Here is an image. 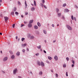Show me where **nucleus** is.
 <instances>
[{
  "label": "nucleus",
  "mask_w": 78,
  "mask_h": 78,
  "mask_svg": "<svg viewBox=\"0 0 78 78\" xmlns=\"http://www.w3.org/2000/svg\"><path fill=\"white\" fill-rule=\"evenodd\" d=\"M4 19H5V21L6 23H7L8 22V20L9 19V18H8V17L5 16L4 17Z\"/></svg>",
  "instance_id": "f257e3e1"
},
{
  "label": "nucleus",
  "mask_w": 78,
  "mask_h": 78,
  "mask_svg": "<svg viewBox=\"0 0 78 78\" xmlns=\"http://www.w3.org/2000/svg\"><path fill=\"white\" fill-rule=\"evenodd\" d=\"M66 27L67 28L68 30H72V27L69 26V25H67Z\"/></svg>",
  "instance_id": "f03ea898"
},
{
  "label": "nucleus",
  "mask_w": 78,
  "mask_h": 78,
  "mask_svg": "<svg viewBox=\"0 0 78 78\" xmlns=\"http://www.w3.org/2000/svg\"><path fill=\"white\" fill-rule=\"evenodd\" d=\"M17 69H14L13 72V74H16L17 73Z\"/></svg>",
  "instance_id": "7ed1b4c3"
},
{
  "label": "nucleus",
  "mask_w": 78,
  "mask_h": 78,
  "mask_svg": "<svg viewBox=\"0 0 78 78\" xmlns=\"http://www.w3.org/2000/svg\"><path fill=\"white\" fill-rule=\"evenodd\" d=\"M8 59V57H6L4 58L3 59V61H7V60Z\"/></svg>",
  "instance_id": "20e7f679"
},
{
  "label": "nucleus",
  "mask_w": 78,
  "mask_h": 78,
  "mask_svg": "<svg viewBox=\"0 0 78 78\" xmlns=\"http://www.w3.org/2000/svg\"><path fill=\"white\" fill-rule=\"evenodd\" d=\"M54 59L55 61H57V60H58V58L57 56H55Z\"/></svg>",
  "instance_id": "39448f33"
},
{
  "label": "nucleus",
  "mask_w": 78,
  "mask_h": 78,
  "mask_svg": "<svg viewBox=\"0 0 78 78\" xmlns=\"http://www.w3.org/2000/svg\"><path fill=\"white\" fill-rule=\"evenodd\" d=\"M25 8H27V2L26 1H25Z\"/></svg>",
  "instance_id": "423d86ee"
},
{
  "label": "nucleus",
  "mask_w": 78,
  "mask_h": 78,
  "mask_svg": "<svg viewBox=\"0 0 78 78\" xmlns=\"http://www.w3.org/2000/svg\"><path fill=\"white\" fill-rule=\"evenodd\" d=\"M34 29H35L36 30L38 29V26L36 25L34 26Z\"/></svg>",
  "instance_id": "0eeeda50"
},
{
  "label": "nucleus",
  "mask_w": 78,
  "mask_h": 78,
  "mask_svg": "<svg viewBox=\"0 0 78 78\" xmlns=\"http://www.w3.org/2000/svg\"><path fill=\"white\" fill-rule=\"evenodd\" d=\"M11 59H14V58H15V56H14V55H13L11 56Z\"/></svg>",
  "instance_id": "6e6552de"
},
{
  "label": "nucleus",
  "mask_w": 78,
  "mask_h": 78,
  "mask_svg": "<svg viewBox=\"0 0 78 78\" xmlns=\"http://www.w3.org/2000/svg\"><path fill=\"white\" fill-rule=\"evenodd\" d=\"M28 26L29 28H31L32 27V24H29L28 25Z\"/></svg>",
  "instance_id": "1a4fd4ad"
},
{
  "label": "nucleus",
  "mask_w": 78,
  "mask_h": 78,
  "mask_svg": "<svg viewBox=\"0 0 78 78\" xmlns=\"http://www.w3.org/2000/svg\"><path fill=\"white\" fill-rule=\"evenodd\" d=\"M33 22V20H30L29 22V23L31 24Z\"/></svg>",
  "instance_id": "9d476101"
},
{
  "label": "nucleus",
  "mask_w": 78,
  "mask_h": 78,
  "mask_svg": "<svg viewBox=\"0 0 78 78\" xmlns=\"http://www.w3.org/2000/svg\"><path fill=\"white\" fill-rule=\"evenodd\" d=\"M41 66L42 67H44V62H41Z\"/></svg>",
  "instance_id": "9b49d317"
},
{
  "label": "nucleus",
  "mask_w": 78,
  "mask_h": 78,
  "mask_svg": "<svg viewBox=\"0 0 78 78\" xmlns=\"http://www.w3.org/2000/svg\"><path fill=\"white\" fill-rule=\"evenodd\" d=\"M37 24L38 27H41V23H40L38 22Z\"/></svg>",
  "instance_id": "f8f14e48"
},
{
  "label": "nucleus",
  "mask_w": 78,
  "mask_h": 78,
  "mask_svg": "<svg viewBox=\"0 0 78 78\" xmlns=\"http://www.w3.org/2000/svg\"><path fill=\"white\" fill-rule=\"evenodd\" d=\"M48 59L49 60H51V59H52V58H51V57L50 56H48Z\"/></svg>",
  "instance_id": "ddd939ff"
},
{
  "label": "nucleus",
  "mask_w": 78,
  "mask_h": 78,
  "mask_svg": "<svg viewBox=\"0 0 78 78\" xmlns=\"http://www.w3.org/2000/svg\"><path fill=\"white\" fill-rule=\"evenodd\" d=\"M27 44H23L22 45V47H25V46H27Z\"/></svg>",
  "instance_id": "4468645a"
},
{
  "label": "nucleus",
  "mask_w": 78,
  "mask_h": 78,
  "mask_svg": "<svg viewBox=\"0 0 78 78\" xmlns=\"http://www.w3.org/2000/svg\"><path fill=\"white\" fill-rule=\"evenodd\" d=\"M37 64L38 66H41V62H37Z\"/></svg>",
  "instance_id": "2eb2a0df"
},
{
  "label": "nucleus",
  "mask_w": 78,
  "mask_h": 78,
  "mask_svg": "<svg viewBox=\"0 0 78 78\" xmlns=\"http://www.w3.org/2000/svg\"><path fill=\"white\" fill-rule=\"evenodd\" d=\"M31 9L32 10V11H34V10H35V8H34V7H32Z\"/></svg>",
  "instance_id": "dca6fc26"
},
{
  "label": "nucleus",
  "mask_w": 78,
  "mask_h": 78,
  "mask_svg": "<svg viewBox=\"0 0 78 78\" xmlns=\"http://www.w3.org/2000/svg\"><path fill=\"white\" fill-rule=\"evenodd\" d=\"M16 55H17L18 56H19V55H20V52L18 51L16 53Z\"/></svg>",
  "instance_id": "f3484780"
},
{
  "label": "nucleus",
  "mask_w": 78,
  "mask_h": 78,
  "mask_svg": "<svg viewBox=\"0 0 78 78\" xmlns=\"http://www.w3.org/2000/svg\"><path fill=\"white\" fill-rule=\"evenodd\" d=\"M34 36H31L30 37L31 39H34Z\"/></svg>",
  "instance_id": "a211bd4d"
},
{
  "label": "nucleus",
  "mask_w": 78,
  "mask_h": 78,
  "mask_svg": "<svg viewBox=\"0 0 78 78\" xmlns=\"http://www.w3.org/2000/svg\"><path fill=\"white\" fill-rule=\"evenodd\" d=\"M37 47L39 49H40V48H41V45H40L38 46H37Z\"/></svg>",
  "instance_id": "6ab92c4d"
},
{
  "label": "nucleus",
  "mask_w": 78,
  "mask_h": 78,
  "mask_svg": "<svg viewBox=\"0 0 78 78\" xmlns=\"http://www.w3.org/2000/svg\"><path fill=\"white\" fill-rule=\"evenodd\" d=\"M58 17H59L61 15V13H58Z\"/></svg>",
  "instance_id": "aec40b11"
},
{
  "label": "nucleus",
  "mask_w": 78,
  "mask_h": 78,
  "mask_svg": "<svg viewBox=\"0 0 78 78\" xmlns=\"http://www.w3.org/2000/svg\"><path fill=\"white\" fill-rule=\"evenodd\" d=\"M69 9H65V12H69Z\"/></svg>",
  "instance_id": "412c9836"
},
{
  "label": "nucleus",
  "mask_w": 78,
  "mask_h": 78,
  "mask_svg": "<svg viewBox=\"0 0 78 78\" xmlns=\"http://www.w3.org/2000/svg\"><path fill=\"white\" fill-rule=\"evenodd\" d=\"M44 33L45 34H47V31H46V30H44Z\"/></svg>",
  "instance_id": "4be33fe9"
},
{
  "label": "nucleus",
  "mask_w": 78,
  "mask_h": 78,
  "mask_svg": "<svg viewBox=\"0 0 78 78\" xmlns=\"http://www.w3.org/2000/svg\"><path fill=\"white\" fill-rule=\"evenodd\" d=\"M34 5L35 6H36V1H34Z\"/></svg>",
  "instance_id": "5701e85b"
},
{
  "label": "nucleus",
  "mask_w": 78,
  "mask_h": 78,
  "mask_svg": "<svg viewBox=\"0 0 78 78\" xmlns=\"http://www.w3.org/2000/svg\"><path fill=\"white\" fill-rule=\"evenodd\" d=\"M9 52L11 55H13V52H12V51H9Z\"/></svg>",
  "instance_id": "b1692460"
},
{
  "label": "nucleus",
  "mask_w": 78,
  "mask_h": 78,
  "mask_svg": "<svg viewBox=\"0 0 78 78\" xmlns=\"http://www.w3.org/2000/svg\"><path fill=\"white\" fill-rule=\"evenodd\" d=\"M16 10H17V9H16V7L14 8L13 9V10L14 11H16Z\"/></svg>",
  "instance_id": "393cba45"
},
{
  "label": "nucleus",
  "mask_w": 78,
  "mask_h": 78,
  "mask_svg": "<svg viewBox=\"0 0 78 78\" xmlns=\"http://www.w3.org/2000/svg\"><path fill=\"white\" fill-rule=\"evenodd\" d=\"M66 6V3H65V4H63V7Z\"/></svg>",
  "instance_id": "a878e982"
},
{
  "label": "nucleus",
  "mask_w": 78,
  "mask_h": 78,
  "mask_svg": "<svg viewBox=\"0 0 78 78\" xmlns=\"http://www.w3.org/2000/svg\"><path fill=\"white\" fill-rule=\"evenodd\" d=\"M23 26H24V25L23 24H21V27L22 28V27H23Z\"/></svg>",
  "instance_id": "bb28decb"
},
{
  "label": "nucleus",
  "mask_w": 78,
  "mask_h": 78,
  "mask_svg": "<svg viewBox=\"0 0 78 78\" xmlns=\"http://www.w3.org/2000/svg\"><path fill=\"white\" fill-rule=\"evenodd\" d=\"M15 14H16V15H18V14H19V13H18V12H15Z\"/></svg>",
  "instance_id": "cd10ccee"
},
{
  "label": "nucleus",
  "mask_w": 78,
  "mask_h": 78,
  "mask_svg": "<svg viewBox=\"0 0 78 78\" xmlns=\"http://www.w3.org/2000/svg\"><path fill=\"white\" fill-rule=\"evenodd\" d=\"M40 75H42V71L40 72L39 73Z\"/></svg>",
  "instance_id": "c85d7f7f"
},
{
  "label": "nucleus",
  "mask_w": 78,
  "mask_h": 78,
  "mask_svg": "<svg viewBox=\"0 0 78 78\" xmlns=\"http://www.w3.org/2000/svg\"><path fill=\"white\" fill-rule=\"evenodd\" d=\"M56 12H58V11H59V9H58V8H57L56 9Z\"/></svg>",
  "instance_id": "c756f323"
},
{
  "label": "nucleus",
  "mask_w": 78,
  "mask_h": 78,
  "mask_svg": "<svg viewBox=\"0 0 78 78\" xmlns=\"http://www.w3.org/2000/svg\"><path fill=\"white\" fill-rule=\"evenodd\" d=\"M66 59L67 61H69V58L68 57H67L66 58Z\"/></svg>",
  "instance_id": "7c9ffc66"
},
{
  "label": "nucleus",
  "mask_w": 78,
  "mask_h": 78,
  "mask_svg": "<svg viewBox=\"0 0 78 78\" xmlns=\"http://www.w3.org/2000/svg\"><path fill=\"white\" fill-rule=\"evenodd\" d=\"M11 14L12 15H14V12H11Z\"/></svg>",
  "instance_id": "2f4dec72"
},
{
  "label": "nucleus",
  "mask_w": 78,
  "mask_h": 78,
  "mask_svg": "<svg viewBox=\"0 0 78 78\" xmlns=\"http://www.w3.org/2000/svg\"><path fill=\"white\" fill-rule=\"evenodd\" d=\"M25 40V38H23L21 39V40L22 41H23V40Z\"/></svg>",
  "instance_id": "473e14b6"
},
{
  "label": "nucleus",
  "mask_w": 78,
  "mask_h": 78,
  "mask_svg": "<svg viewBox=\"0 0 78 78\" xmlns=\"http://www.w3.org/2000/svg\"><path fill=\"white\" fill-rule=\"evenodd\" d=\"M71 19L72 20H73V16L72 15L71 16Z\"/></svg>",
  "instance_id": "72a5a7b5"
},
{
  "label": "nucleus",
  "mask_w": 78,
  "mask_h": 78,
  "mask_svg": "<svg viewBox=\"0 0 78 78\" xmlns=\"http://www.w3.org/2000/svg\"><path fill=\"white\" fill-rule=\"evenodd\" d=\"M42 2L43 3H45V0H42Z\"/></svg>",
  "instance_id": "f704fd0d"
},
{
  "label": "nucleus",
  "mask_w": 78,
  "mask_h": 78,
  "mask_svg": "<svg viewBox=\"0 0 78 78\" xmlns=\"http://www.w3.org/2000/svg\"><path fill=\"white\" fill-rule=\"evenodd\" d=\"M41 6L42 7H44V4H41Z\"/></svg>",
  "instance_id": "c9c22d12"
},
{
  "label": "nucleus",
  "mask_w": 78,
  "mask_h": 78,
  "mask_svg": "<svg viewBox=\"0 0 78 78\" xmlns=\"http://www.w3.org/2000/svg\"><path fill=\"white\" fill-rule=\"evenodd\" d=\"M22 51L23 52V53H25V49H23L22 50Z\"/></svg>",
  "instance_id": "e433bc0d"
},
{
  "label": "nucleus",
  "mask_w": 78,
  "mask_h": 78,
  "mask_svg": "<svg viewBox=\"0 0 78 78\" xmlns=\"http://www.w3.org/2000/svg\"><path fill=\"white\" fill-rule=\"evenodd\" d=\"M18 3L19 5H20V2H18Z\"/></svg>",
  "instance_id": "4c0bfd02"
},
{
  "label": "nucleus",
  "mask_w": 78,
  "mask_h": 78,
  "mask_svg": "<svg viewBox=\"0 0 78 78\" xmlns=\"http://www.w3.org/2000/svg\"><path fill=\"white\" fill-rule=\"evenodd\" d=\"M15 27V24H13L12 25V27H13V28H14Z\"/></svg>",
  "instance_id": "58836bf2"
},
{
  "label": "nucleus",
  "mask_w": 78,
  "mask_h": 78,
  "mask_svg": "<svg viewBox=\"0 0 78 78\" xmlns=\"http://www.w3.org/2000/svg\"><path fill=\"white\" fill-rule=\"evenodd\" d=\"M35 55H36V56H39V53L36 54Z\"/></svg>",
  "instance_id": "ea45409f"
},
{
  "label": "nucleus",
  "mask_w": 78,
  "mask_h": 78,
  "mask_svg": "<svg viewBox=\"0 0 78 78\" xmlns=\"http://www.w3.org/2000/svg\"><path fill=\"white\" fill-rule=\"evenodd\" d=\"M25 13V15H28V12H26Z\"/></svg>",
  "instance_id": "a19ab883"
},
{
  "label": "nucleus",
  "mask_w": 78,
  "mask_h": 78,
  "mask_svg": "<svg viewBox=\"0 0 78 78\" xmlns=\"http://www.w3.org/2000/svg\"><path fill=\"white\" fill-rule=\"evenodd\" d=\"M66 76H68V73H67V72H66Z\"/></svg>",
  "instance_id": "79ce46f5"
},
{
  "label": "nucleus",
  "mask_w": 78,
  "mask_h": 78,
  "mask_svg": "<svg viewBox=\"0 0 78 78\" xmlns=\"http://www.w3.org/2000/svg\"><path fill=\"white\" fill-rule=\"evenodd\" d=\"M44 8H46V9H47V6H46L45 5H44Z\"/></svg>",
  "instance_id": "37998d69"
},
{
  "label": "nucleus",
  "mask_w": 78,
  "mask_h": 78,
  "mask_svg": "<svg viewBox=\"0 0 78 78\" xmlns=\"http://www.w3.org/2000/svg\"><path fill=\"white\" fill-rule=\"evenodd\" d=\"M66 67V65L65 64L63 65V67Z\"/></svg>",
  "instance_id": "c03bdc74"
},
{
  "label": "nucleus",
  "mask_w": 78,
  "mask_h": 78,
  "mask_svg": "<svg viewBox=\"0 0 78 78\" xmlns=\"http://www.w3.org/2000/svg\"><path fill=\"white\" fill-rule=\"evenodd\" d=\"M56 77H58V74H56Z\"/></svg>",
  "instance_id": "a18cd8bd"
},
{
  "label": "nucleus",
  "mask_w": 78,
  "mask_h": 78,
  "mask_svg": "<svg viewBox=\"0 0 78 78\" xmlns=\"http://www.w3.org/2000/svg\"><path fill=\"white\" fill-rule=\"evenodd\" d=\"M72 62H73V64H75V61H73Z\"/></svg>",
  "instance_id": "49530a36"
},
{
  "label": "nucleus",
  "mask_w": 78,
  "mask_h": 78,
  "mask_svg": "<svg viewBox=\"0 0 78 78\" xmlns=\"http://www.w3.org/2000/svg\"><path fill=\"white\" fill-rule=\"evenodd\" d=\"M74 20H75V21H76V18L74 17Z\"/></svg>",
  "instance_id": "de8ad7c7"
},
{
  "label": "nucleus",
  "mask_w": 78,
  "mask_h": 78,
  "mask_svg": "<svg viewBox=\"0 0 78 78\" xmlns=\"http://www.w3.org/2000/svg\"><path fill=\"white\" fill-rule=\"evenodd\" d=\"M44 51L45 53H47V52H46V51L44 50Z\"/></svg>",
  "instance_id": "09e8293b"
},
{
  "label": "nucleus",
  "mask_w": 78,
  "mask_h": 78,
  "mask_svg": "<svg viewBox=\"0 0 78 78\" xmlns=\"http://www.w3.org/2000/svg\"><path fill=\"white\" fill-rule=\"evenodd\" d=\"M16 39H18V37L17 36H16Z\"/></svg>",
  "instance_id": "8fccbe9b"
},
{
  "label": "nucleus",
  "mask_w": 78,
  "mask_h": 78,
  "mask_svg": "<svg viewBox=\"0 0 78 78\" xmlns=\"http://www.w3.org/2000/svg\"><path fill=\"white\" fill-rule=\"evenodd\" d=\"M52 27H55V25H54V24H53L52 25Z\"/></svg>",
  "instance_id": "3c124183"
},
{
  "label": "nucleus",
  "mask_w": 78,
  "mask_h": 78,
  "mask_svg": "<svg viewBox=\"0 0 78 78\" xmlns=\"http://www.w3.org/2000/svg\"><path fill=\"white\" fill-rule=\"evenodd\" d=\"M72 67H74V65L72 64Z\"/></svg>",
  "instance_id": "603ef678"
},
{
  "label": "nucleus",
  "mask_w": 78,
  "mask_h": 78,
  "mask_svg": "<svg viewBox=\"0 0 78 78\" xmlns=\"http://www.w3.org/2000/svg\"><path fill=\"white\" fill-rule=\"evenodd\" d=\"M56 42V40H54L53 41V43H54V42Z\"/></svg>",
  "instance_id": "864d4df0"
},
{
  "label": "nucleus",
  "mask_w": 78,
  "mask_h": 78,
  "mask_svg": "<svg viewBox=\"0 0 78 78\" xmlns=\"http://www.w3.org/2000/svg\"><path fill=\"white\" fill-rule=\"evenodd\" d=\"M29 73H30V74H31H31H33V73H32V72H30Z\"/></svg>",
  "instance_id": "5fc2aeb1"
},
{
  "label": "nucleus",
  "mask_w": 78,
  "mask_h": 78,
  "mask_svg": "<svg viewBox=\"0 0 78 78\" xmlns=\"http://www.w3.org/2000/svg\"><path fill=\"white\" fill-rule=\"evenodd\" d=\"M51 72H53V71L52 69L51 70Z\"/></svg>",
  "instance_id": "6e6d98bb"
},
{
  "label": "nucleus",
  "mask_w": 78,
  "mask_h": 78,
  "mask_svg": "<svg viewBox=\"0 0 78 78\" xmlns=\"http://www.w3.org/2000/svg\"><path fill=\"white\" fill-rule=\"evenodd\" d=\"M24 23H25V24L26 23H27V22H24Z\"/></svg>",
  "instance_id": "4d7b16f0"
},
{
  "label": "nucleus",
  "mask_w": 78,
  "mask_h": 78,
  "mask_svg": "<svg viewBox=\"0 0 78 78\" xmlns=\"http://www.w3.org/2000/svg\"><path fill=\"white\" fill-rule=\"evenodd\" d=\"M46 62H47V63H49V62L48 61H47Z\"/></svg>",
  "instance_id": "13d9d810"
},
{
  "label": "nucleus",
  "mask_w": 78,
  "mask_h": 78,
  "mask_svg": "<svg viewBox=\"0 0 78 78\" xmlns=\"http://www.w3.org/2000/svg\"><path fill=\"white\" fill-rule=\"evenodd\" d=\"M27 51H29V49H28V48H27Z\"/></svg>",
  "instance_id": "bf43d9fd"
},
{
  "label": "nucleus",
  "mask_w": 78,
  "mask_h": 78,
  "mask_svg": "<svg viewBox=\"0 0 78 78\" xmlns=\"http://www.w3.org/2000/svg\"><path fill=\"white\" fill-rule=\"evenodd\" d=\"M2 2V0H0V3H1V2Z\"/></svg>",
  "instance_id": "052dcab7"
},
{
  "label": "nucleus",
  "mask_w": 78,
  "mask_h": 78,
  "mask_svg": "<svg viewBox=\"0 0 78 78\" xmlns=\"http://www.w3.org/2000/svg\"><path fill=\"white\" fill-rule=\"evenodd\" d=\"M0 35H2V33H0Z\"/></svg>",
  "instance_id": "680f3d73"
},
{
  "label": "nucleus",
  "mask_w": 78,
  "mask_h": 78,
  "mask_svg": "<svg viewBox=\"0 0 78 78\" xmlns=\"http://www.w3.org/2000/svg\"><path fill=\"white\" fill-rule=\"evenodd\" d=\"M21 17H23V15H22Z\"/></svg>",
  "instance_id": "e2e57ef3"
},
{
  "label": "nucleus",
  "mask_w": 78,
  "mask_h": 78,
  "mask_svg": "<svg viewBox=\"0 0 78 78\" xmlns=\"http://www.w3.org/2000/svg\"><path fill=\"white\" fill-rule=\"evenodd\" d=\"M44 42H45V43H46L47 42V41L45 40Z\"/></svg>",
  "instance_id": "0e129e2a"
},
{
  "label": "nucleus",
  "mask_w": 78,
  "mask_h": 78,
  "mask_svg": "<svg viewBox=\"0 0 78 78\" xmlns=\"http://www.w3.org/2000/svg\"><path fill=\"white\" fill-rule=\"evenodd\" d=\"M1 53H2V51H1Z\"/></svg>",
  "instance_id": "69168bd1"
},
{
  "label": "nucleus",
  "mask_w": 78,
  "mask_h": 78,
  "mask_svg": "<svg viewBox=\"0 0 78 78\" xmlns=\"http://www.w3.org/2000/svg\"><path fill=\"white\" fill-rule=\"evenodd\" d=\"M31 5H32V6H34V5L33 4H31Z\"/></svg>",
  "instance_id": "338daca9"
},
{
  "label": "nucleus",
  "mask_w": 78,
  "mask_h": 78,
  "mask_svg": "<svg viewBox=\"0 0 78 78\" xmlns=\"http://www.w3.org/2000/svg\"><path fill=\"white\" fill-rule=\"evenodd\" d=\"M59 26V24H58V25H57V26Z\"/></svg>",
  "instance_id": "774afa93"
}]
</instances>
